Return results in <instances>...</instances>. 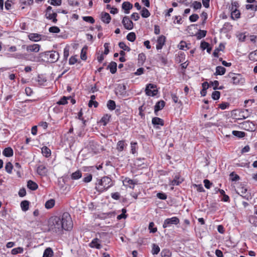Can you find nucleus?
<instances>
[{"instance_id": "b1692460", "label": "nucleus", "mask_w": 257, "mask_h": 257, "mask_svg": "<svg viewBox=\"0 0 257 257\" xmlns=\"http://www.w3.org/2000/svg\"><path fill=\"white\" fill-rule=\"evenodd\" d=\"M27 187L29 189L33 191L37 190L38 188V186L37 183L32 180H29L28 181Z\"/></svg>"}, {"instance_id": "0e129e2a", "label": "nucleus", "mask_w": 257, "mask_h": 257, "mask_svg": "<svg viewBox=\"0 0 257 257\" xmlns=\"http://www.w3.org/2000/svg\"><path fill=\"white\" fill-rule=\"evenodd\" d=\"M199 16L197 14H193L189 17V20L191 22H195L198 20Z\"/></svg>"}, {"instance_id": "4be33fe9", "label": "nucleus", "mask_w": 257, "mask_h": 257, "mask_svg": "<svg viewBox=\"0 0 257 257\" xmlns=\"http://www.w3.org/2000/svg\"><path fill=\"white\" fill-rule=\"evenodd\" d=\"M3 154L6 157H10L13 156L14 152L11 147H8L4 150Z\"/></svg>"}, {"instance_id": "e2e57ef3", "label": "nucleus", "mask_w": 257, "mask_h": 257, "mask_svg": "<svg viewBox=\"0 0 257 257\" xmlns=\"http://www.w3.org/2000/svg\"><path fill=\"white\" fill-rule=\"evenodd\" d=\"M239 4L237 2H233L231 3V7L230 10L231 11H233V10H237V8L239 7Z\"/></svg>"}, {"instance_id": "de8ad7c7", "label": "nucleus", "mask_w": 257, "mask_h": 257, "mask_svg": "<svg viewBox=\"0 0 257 257\" xmlns=\"http://www.w3.org/2000/svg\"><path fill=\"white\" fill-rule=\"evenodd\" d=\"M146 57L144 53H142L138 55V61L139 63L143 64L146 61Z\"/></svg>"}, {"instance_id": "a878e982", "label": "nucleus", "mask_w": 257, "mask_h": 257, "mask_svg": "<svg viewBox=\"0 0 257 257\" xmlns=\"http://www.w3.org/2000/svg\"><path fill=\"white\" fill-rule=\"evenodd\" d=\"M54 255V252L51 247H47L44 251L43 257H52Z\"/></svg>"}, {"instance_id": "5701e85b", "label": "nucleus", "mask_w": 257, "mask_h": 257, "mask_svg": "<svg viewBox=\"0 0 257 257\" xmlns=\"http://www.w3.org/2000/svg\"><path fill=\"white\" fill-rule=\"evenodd\" d=\"M240 195L244 199L248 200L250 198V195L247 193V189L244 187H241L239 189Z\"/></svg>"}, {"instance_id": "09e8293b", "label": "nucleus", "mask_w": 257, "mask_h": 257, "mask_svg": "<svg viewBox=\"0 0 257 257\" xmlns=\"http://www.w3.org/2000/svg\"><path fill=\"white\" fill-rule=\"evenodd\" d=\"M158 59L161 61L163 65H166L167 63V58L161 54H158L157 56Z\"/></svg>"}, {"instance_id": "6e6552de", "label": "nucleus", "mask_w": 257, "mask_h": 257, "mask_svg": "<svg viewBox=\"0 0 257 257\" xmlns=\"http://www.w3.org/2000/svg\"><path fill=\"white\" fill-rule=\"evenodd\" d=\"M241 128L250 132H253L255 130V126L253 122L249 120L245 121L241 123Z\"/></svg>"}, {"instance_id": "f03ea898", "label": "nucleus", "mask_w": 257, "mask_h": 257, "mask_svg": "<svg viewBox=\"0 0 257 257\" xmlns=\"http://www.w3.org/2000/svg\"><path fill=\"white\" fill-rule=\"evenodd\" d=\"M113 186V183L111 179L108 176H104L97 180L95 189L98 192H102Z\"/></svg>"}, {"instance_id": "c85d7f7f", "label": "nucleus", "mask_w": 257, "mask_h": 257, "mask_svg": "<svg viewBox=\"0 0 257 257\" xmlns=\"http://www.w3.org/2000/svg\"><path fill=\"white\" fill-rule=\"evenodd\" d=\"M240 13L238 10H235L233 11H231V18L233 19H238L240 18Z\"/></svg>"}, {"instance_id": "39448f33", "label": "nucleus", "mask_w": 257, "mask_h": 257, "mask_svg": "<svg viewBox=\"0 0 257 257\" xmlns=\"http://www.w3.org/2000/svg\"><path fill=\"white\" fill-rule=\"evenodd\" d=\"M156 85L152 83L146 85L145 92L146 95L150 96H154L158 93V90L156 89Z\"/></svg>"}, {"instance_id": "6ab92c4d", "label": "nucleus", "mask_w": 257, "mask_h": 257, "mask_svg": "<svg viewBox=\"0 0 257 257\" xmlns=\"http://www.w3.org/2000/svg\"><path fill=\"white\" fill-rule=\"evenodd\" d=\"M107 69H109L110 72L112 74H114L116 72L117 70V64L115 62L112 61L109 63V64L107 66Z\"/></svg>"}, {"instance_id": "a211bd4d", "label": "nucleus", "mask_w": 257, "mask_h": 257, "mask_svg": "<svg viewBox=\"0 0 257 257\" xmlns=\"http://www.w3.org/2000/svg\"><path fill=\"white\" fill-rule=\"evenodd\" d=\"M57 16V13L54 12L46 14L47 19L52 20L54 23H56L57 22V19L56 18Z\"/></svg>"}, {"instance_id": "7ed1b4c3", "label": "nucleus", "mask_w": 257, "mask_h": 257, "mask_svg": "<svg viewBox=\"0 0 257 257\" xmlns=\"http://www.w3.org/2000/svg\"><path fill=\"white\" fill-rule=\"evenodd\" d=\"M39 55L40 57L45 58V59L43 60L44 61H45V59H47L51 63H55L57 62L59 57V53L55 51L42 52L39 54Z\"/></svg>"}, {"instance_id": "864d4df0", "label": "nucleus", "mask_w": 257, "mask_h": 257, "mask_svg": "<svg viewBox=\"0 0 257 257\" xmlns=\"http://www.w3.org/2000/svg\"><path fill=\"white\" fill-rule=\"evenodd\" d=\"M49 31L52 33H58L60 32V30L57 26H53L49 28Z\"/></svg>"}, {"instance_id": "473e14b6", "label": "nucleus", "mask_w": 257, "mask_h": 257, "mask_svg": "<svg viewBox=\"0 0 257 257\" xmlns=\"http://www.w3.org/2000/svg\"><path fill=\"white\" fill-rule=\"evenodd\" d=\"M125 146L124 141H119L117 142L116 149L118 152H121L123 150Z\"/></svg>"}, {"instance_id": "69168bd1", "label": "nucleus", "mask_w": 257, "mask_h": 257, "mask_svg": "<svg viewBox=\"0 0 257 257\" xmlns=\"http://www.w3.org/2000/svg\"><path fill=\"white\" fill-rule=\"evenodd\" d=\"M231 179L232 181H236L239 179V177L238 175L235 174L234 172H232L230 174Z\"/></svg>"}, {"instance_id": "37998d69", "label": "nucleus", "mask_w": 257, "mask_h": 257, "mask_svg": "<svg viewBox=\"0 0 257 257\" xmlns=\"http://www.w3.org/2000/svg\"><path fill=\"white\" fill-rule=\"evenodd\" d=\"M118 46L120 49H122L124 51H126L127 52H130L131 51V48L127 46H126L123 42H119L118 44Z\"/></svg>"}, {"instance_id": "393cba45", "label": "nucleus", "mask_w": 257, "mask_h": 257, "mask_svg": "<svg viewBox=\"0 0 257 257\" xmlns=\"http://www.w3.org/2000/svg\"><path fill=\"white\" fill-rule=\"evenodd\" d=\"M20 205L22 210L25 212L29 210L30 202L27 200H24L21 202Z\"/></svg>"}, {"instance_id": "4468645a", "label": "nucleus", "mask_w": 257, "mask_h": 257, "mask_svg": "<svg viewBox=\"0 0 257 257\" xmlns=\"http://www.w3.org/2000/svg\"><path fill=\"white\" fill-rule=\"evenodd\" d=\"M37 172L39 175L44 176L47 173V169L45 166L41 165L37 167Z\"/></svg>"}, {"instance_id": "774afa93", "label": "nucleus", "mask_w": 257, "mask_h": 257, "mask_svg": "<svg viewBox=\"0 0 257 257\" xmlns=\"http://www.w3.org/2000/svg\"><path fill=\"white\" fill-rule=\"evenodd\" d=\"M157 197L160 199L165 200L167 199V196L165 193L160 192L157 194Z\"/></svg>"}, {"instance_id": "3c124183", "label": "nucleus", "mask_w": 257, "mask_h": 257, "mask_svg": "<svg viewBox=\"0 0 257 257\" xmlns=\"http://www.w3.org/2000/svg\"><path fill=\"white\" fill-rule=\"evenodd\" d=\"M220 96V92L218 91H214L212 92L211 97L214 100H218Z\"/></svg>"}, {"instance_id": "4d7b16f0", "label": "nucleus", "mask_w": 257, "mask_h": 257, "mask_svg": "<svg viewBox=\"0 0 257 257\" xmlns=\"http://www.w3.org/2000/svg\"><path fill=\"white\" fill-rule=\"evenodd\" d=\"M229 106V103L226 102H222L221 103L218 105V107L220 108L222 110L225 109Z\"/></svg>"}, {"instance_id": "bb28decb", "label": "nucleus", "mask_w": 257, "mask_h": 257, "mask_svg": "<svg viewBox=\"0 0 257 257\" xmlns=\"http://www.w3.org/2000/svg\"><path fill=\"white\" fill-rule=\"evenodd\" d=\"M225 71L226 69L224 67L218 66L216 67V72L214 74L222 75L225 73Z\"/></svg>"}, {"instance_id": "5fc2aeb1", "label": "nucleus", "mask_w": 257, "mask_h": 257, "mask_svg": "<svg viewBox=\"0 0 257 257\" xmlns=\"http://www.w3.org/2000/svg\"><path fill=\"white\" fill-rule=\"evenodd\" d=\"M182 181L179 180V178L176 176L174 179L171 181V185H179Z\"/></svg>"}, {"instance_id": "49530a36", "label": "nucleus", "mask_w": 257, "mask_h": 257, "mask_svg": "<svg viewBox=\"0 0 257 257\" xmlns=\"http://www.w3.org/2000/svg\"><path fill=\"white\" fill-rule=\"evenodd\" d=\"M83 21L88 22L90 24H93L95 22V20L91 16H84L82 17Z\"/></svg>"}, {"instance_id": "cd10ccee", "label": "nucleus", "mask_w": 257, "mask_h": 257, "mask_svg": "<svg viewBox=\"0 0 257 257\" xmlns=\"http://www.w3.org/2000/svg\"><path fill=\"white\" fill-rule=\"evenodd\" d=\"M41 150L43 156L47 158L50 156L51 154V150L48 147L44 146L42 147Z\"/></svg>"}, {"instance_id": "58836bf2", "label": "nucleus", "mask_w": 257, "mask_h": 257, "mask_svg": "<svg viewBox=\"0 0 257 257\" xmlns=\"http://www.w3.org/2000/svg\"><path fill=\"white\" fill-rule=\"evenodd\" d=\"M107 106L109 109L114 110L116 106L115 101L112 100H108L107 103Z\"/></svg>"}, {"instance_id": "2eb2a0df", "label": "nucleus", "mask_w": 257, "mask_h": 257, "mask_svg": "<svg viewBox=\"0 0 257 257\" xmlns=\"http://www.w3.org/2000/svg\"><path fill=\"white\" fill-rule=\"evenodd\" d=\"M89 246L92 248H96L97 249H100L101 247L100 241L97 238H94L89 243Z\"/></svg>"}, {"instance_id": "1a4fd4ad", "label": "nucleus", "mask_w": 257, "mask_h": 257, "mask_svg": "<svg viewBox=\"0 0 257 257\" xmlns=\"http://www.w3.org/2000/svg\"><path fill=\"white\" fill-rule=\"evenodd\" d=\"M122 24L124 28L126 30H131L134 27L133 22L130 19L128 16H124L122 20Z\"/></svg>"}, {"instance_id": "72a5a7b5", "label": "nucleus", "mask_w": 257, "mask_h": 257, "mask_svg": "<svg viewBox=\"0 0 257 257\" xmlns=\"http://www.w3.org/2000/svg\"><path fill=\"white\" fill-rule=\"evenodd\" d=\"M71 98V97L63 96L57 103L59 105H65L68 103L67 100Z\"/></svg>"}, {"instance_id": "13d9d810", "label": "nucleus", "mask_w": 257, "mask_h": 257, "mask_svg": "<svg viewBox=\"0 0 257 257\" xmlns=\"http://www.w3.org/2000/svg\"><path fill=\"white\" fill-rule=\"evenodd\" d=\"M237 37L239 41L244 42L246 38V35L245 33H241L237 35Z\"/></svg>"}, {"instance_id": "9b49d317", "label": "nucleus", "mask_w": 257, "mask_h": 257, "mask_svg": "<svg viewBox=\"0 0 257 257\" xmlns=\"http://www.w3.org/2000/svg\"><path fill=\"white\" fill-rule=\"evenodd\" d=\"M165 41L166 37L163 35L160 36L157 40V44L156 45L157 49H161L163 45L165 44Z\"/></svg>"}, {"instance_id": "c756f323", "label": "nucleus", "mask_w": 257, "mask_h": 257, "mask_svg": "<svg viewBox=\"0 0 257 257\" xmlns=\"http://www.w3.org/2000/svg\"><path fill=\"white\" fill-rule=\"evenodd\" d=\"M232 135L239 138H242L245 136L246 134L244 132L233 131L232 132Z\"/></svg>"}, {"instance_id": "f704fd0d", "label": "nucleus", "mask_w": 257, "mask_h": 257, "mask_svg": "<svg viewBox=\"0 0 257 257\" xmlns=\"http://www.w3.org/2000/svg\"><path fill=\"white\" fill-rule=\"evenodd\" d=\"M249 59L253 61H257V50L249 53Z\"/></svg>"}, {"instance_id": "c9c22d12", "label": "nucleus", "mask_w": 257, "mask_h": 257, "mask_svg": "<svg viewBox=\"0 0 257 257\" xmlns=\"http://www.w3.org/2000/svg\"><path fill=\"white\" fill-rule=\"evenodd\" d=\"M124 182L129 185H132L130 186V187L132 189H134L135 185L137 184V182L136 181L132 180L128 178H126L124 180Z\"/></svg>"}, {"instance_id": "e433bc0d", "label": "nucleus", "mask_w": 257, "mask_h": 257, "mask_svg": "<svg viewBox=\"0 0 257 257\" xmlns=\"http://www.w3.org/2000/svg\"><path fill=\"white\" fill-rule=\"evenodd\" d=\"M13 169V166L12 164L10 162H7L5 166V170L6 172L9 174H12Z\"/></svg>"}, {"instance_id": "c03bdc74", "label": "nucleus", "mask_w": 257, "mask_h": 257, "mask_svg": "<svg viewBox=\"0 0 257 257\" xmlns=\"http://www.w3.org/2000/svg\"><path fill=\"white\" fill-rule=\"evenodd\" d=\"M136 36L135 33L131 32L128 33L126 36L127 40L131 42H134L136 40Z\"/></svg>"}, {"instance_id": "338daca9", "label": "nucleus", "mask_w": 257, "mask_h": 257, "mask_svg": "<svg viewBox=\"0 0 257 257\" xmlns=\"http://www.w3.org/2000/svg\"><path fill=\"white\" fill-rule=\"evenodd\" d=\"M111 197L113 199H114L115 200H118L120 198V193L118 192L112 193L111 194Z\"/></svg>"}, {"instance_id": "0eeeda50", "label": "nucleus", "mask_w": 257, "mask_h": 257, "mask_svg": "<svg viewBox=\"0 0 257 257\" xmlns=\"http://www.w3.org/2000/svg\"><path fill=\"white\" fill-rule=\"evenodd\" d=\"M180 220L176 216L167 218L164 221L163 224V227L164 228H167L169 226H170L172 224L177 225L179 223Z\"/></svg>"}, {"instance_id": "20e7f679", "label": "nucleus", "mask_w": 257, "mask_h": 257, "mask_svg": "<svg viewBox=\"0 0 257 257\" xmlns=\"http://www.w3.org/2000/svg\"><path fill=\"white\" fill-rule=\"evenodd\" d=\"M228 76L231 78V82L234 84H242L245 82L244 78L240 74L229 73Z\"/></svg>"}, {"instance_id": "2f4dec72", "label": "nucleus", "mask_w": 257, "mask_h": 257, "mask_svg": "<svg viewBox=\"0 0 257 257\" xmlns=\"http://www.w3.org/2000/svg\"><path fill=\"white\" fill-rule=\"evenodd\" d=\"M82 176V173L80 171L77 170V171L71 174V179L73 180H77L80 178Z\"/></svg>"}, {"instance_id": "f8f14e48", "label": "nucleus", "mask_w": 257, "mask_h": 257, "mask_svg": "<svg viewBox=\"0 0 257 257\" xmlns=\"http://www.w3.org/2000/svg\"><path fill=\"white\" fill-rule=\"evenodd\" d=\"M133 5L128 2H124L122 4V9L126 14L130 13V10L133 8Z\"/></svg>"}, {"instance_id": "8fccbe9b", "label": "nucleus", "mask_w": 257, "mask_h": 257, "mask_svg": "<svg viewBox=\"0 0 257 257\" xmlns=\"http://www.w3.org/2000/svg\"><path fill=\"white\" fill-rule=\"evenodd\" d=\"M23 251H24V250L22 247H19L13 248L12 250V253L13 254H16L18 253H23Z\"/></svg>"}, {"instance_id": "052dcab7", "label": "nucleus", "mask_w": 257, "mask_h": 257, "mask_svg": "<svg viewBox=\"0 0 257 257\" xmlns=\"http://www.w3.org/2000/svg\"><path fill=\"white\" fill-rule=\"evenodd\" d=\"M161 254L162 257H170L171 255L170 252L168 249H163Z\"/></svg>"}, {"instance_id": "7c9ffc66", "label": "nucleus", "mask_w": 257, "mask_h": 257, "mask_svg": "<svg viewBox=\"0 0 257 257\" xmlns=\"http://www.w3.org/2000/svg\"><path fill=\"white\" fill-rule=\"evenodd\" d=\"M55 202L54 199H51L46 201L45 206L47 209H51L54 206Z\"/></svg>"}, {"instance_id": "dca6fc26", "label": "nucleus", "mask_w": 257, "mask_h": 257, "mask_svg": "<svg viewBox=\"0 0 257 257\" xmlns=\"http://www.w3.org/2000/svg\"><path fill=\"white\" fill-rule=\"evenodd\" d=\"M100 19L103 23L108 24L110 22L111 17L108 13L106 12H102L101 14Z\"/></svg>"}, {"instance_id": "9d476101", "label": "nucleus", "mask_w": 257, "mask_h": 257, "mask_svg": "<svg viewBox=\"0 0 257 257\" xmlns=\"http://www.w3.org/2000/svg\"><path fill=\"white\" fill-rule=\"evenodd\" d=\"M165 102L164 100H160L156 103L154 107V112L156 115H158L157 112L162 109L165 106Z\"/></svg>"}, {"instance_id": "ddd939ff", "label": "nucleus", "mask_w": 257, "mask_h": 257, "mask_svg": "<svg viewBox=\"0 0 257 257\" xmlns=\"http://www.w3.org/2000/svg\"><path fill=\"white\" fill-rule=\"evenodd\" d=\"M126 86L124 84H119L116 88V94L124 95L126 93Z\"/></svg>"}, {"instance_id": "f257e3e1", "label": "nucleus", "mask_w": 257, "mask_h": 257, "mask_svg": "<svg viewBox=\"0 0 257 257\" xmlns=\"http://www.w3.org/2000/svg\"><path fill=\"white\" fill-rule=\"evenodd\" d=\"M72 225L71 217L68 212H64L61 216H52L49 221V230L56 233L61 232L63 229L69 230Z\"/></svg>"}, {"instance_id": "a19ab883", "label": "nucleus", "mask_w": 257, "mask_h": 257, "mask_svg": "<svg viewBox=\"0 0 257 257\" xmlns=\"http://www.w3.org/2000/svg\"><path fill=\"white\" fill-rule=\"evenodd\" d=\"M141 14L142 17L145 18H148L151 15L148 10L145 8H143L141 12Z\"/></svg>"}, {"instance_id": "f3484780", "label": "nucleus", "mask_w": 257, "mask_h": 257, "mask_svg": "<svg viewBox=\"0 0 257 257\" xmlns=\"http://www.w3.org/2000/svg\"><path fill=\"white\" fill-rule=\"evenodd\" d=\"M42 35L37 33H30L28 35L29 39L34 42H38L41 40Z\"/></svg>"}, {"instance_id": "ea45409f", "label": "nucleus", "mask_w": 257, "mask_h": 257, "mask_svg": "<svg viewBox=\"0 0 257 257\" xmlns=\"http://www.w3.org/2000/svg\"><path fill=\"white\" fill-rule=\"evenodd\" d=\"M206 31L200 30L196 35L197 39H201L202 38L205 37L206 36Z\"/></svg>"}, {"instance_id": "bf43d9fd", "label": "nucleus", "mask_w": 257, "mask_h": 257, "mask_svg": "<svg viewBox=\"0 0 257 257\" xmlns=\"http://www.w3.org/2000/svg\"><path fill=\"white\" fill-rule=\"evenodd\" d=\"M154 223L153 222H151L149 223V229H150L151 232L155 233L157 231V228L154 227Z\"/></svg>"}, {"instance_id": "aec40b11", "label": "nucleus", "mask_w": 257, "mask_h": 257, "mask_svg": "<svg viewBox=\"0 0 257 257\" xmlns=\"http://www.w3.org/2000/svg\"><path fill=\"white\" fill-rule=\"evenodd\" d=\"M23 60H25L26 61H38V60L36 59V57L33 56V55L31 54H27L24 53L23 54Z\"/></svg>"}, {"instance_id": "6e6d98bb", "label": "nucleus", "mask_w": 257, "mask_h": 257, "mask_svg": "<svg viewBox=\"0 0 257 257\" xmlns=\"http://www.w3.org/2000/svg\"><path fill=\"white\" fill-rule=\"evenodd\" d=\"M192 6L195 10H198L201 8V4L199 2L195 1L192 3Z\"/></svg>"}, {"instance_id": "4c0bfd02", "label": "nucleus", "mask_w": 257, "mask_h": 257, "mask_svg": "<svg viewBox=\"0 0 257 257\" xmlns=\"http://www.w3.org/2000/svg\"><path fill=\"white\" fill-rule=\"evenodd\" d=\"M160 251V247L155 243H153L152 245V253L153 254H157Z\"/></svg>"}, {"instance_id": "680f3d73", "label": "nucleus", "mask_w": 257, "mask_h": 257, "mask_svg": "<svg viewBox=\"0 0 257 257\" xmlns=\"http://www.w3.org/2000/svg\"><path fill=\"white\" fill-rule=\"evenodd\" d=\"M245 8L247 10H251L254 11H257V5L247 4L246 5Z\"/></svg>"}, {"instance_id": "603ef678", "label": "nucleus", "mask_w": 257, "mask_h": 257, "mask_svg": "<svg viewBox=\"0 0 257 257\" xmlns=\"http://www.w3.org/2000/svg\"><path fill=\"white\" fill-rule=\"evenodd\" d=\"M86 50V48H83L81 50L80 57L81 59L83 60H86L87 59Z\"/></svg>"}, {"instance_id": "a18cd8bd", "label": "nucleus", "mask_w": 257, "mask_h": 257, "mask_svg": "<svg viewBox=\"0 0 257 257\" xmlns=\"http://www.w3.org/2000/svg\"><path fill=\"white\" fill-rule=\"evenodd\" d=\"M110 117V115L105 114L101 118L100 121L103 123L104 125H105L109 122Z\"/></svg>"}, {"instance_id": "423d86ee", "label": "nucleus", "mask_w": 257, "mask_h": 257, "mask_svg": "<svg viewBox=\"0 0 257 257\" xmlns=\"http://www.w3.org/2000/svg\"><path fill=\"white\" fill-rule=\"evenodd\" d=\"M22 48L24 49H26L28 52L37 53L40 51L41 46L38 44L23 45H22Z\"/></svg>"}, {"instance_id": "412c9836", "label": "nucleus", "mask_w": 257, "mask_h": 257, "mask_svg": "<svg viewBox=\"0 0 257 257\" xmlns=\"http://www.w3.org/2000/svg\"><path fill=\"white\" fill-rule=\"evenodd\" d=\"M152 122L154 125H160L163 126L164 125L163 119L158 117H153Z\"/></svg>"}, {"instance_id": "79ce46f5", "label": "nucleus", "mask_w": 257, "mask_h": 257, "mask_svg": "<svg viewBox=\"0 0 257 257\" xmlns=\"http://www.w3.org/2000/svg\"><path fill=\"white\" fill-rule=\"evenodd\" d=\"M69 55V48L68 47L66 46L64 49L63 52V61L65 62L67 61V58Z\"/></svg>"}]
</instances>
